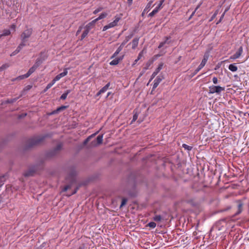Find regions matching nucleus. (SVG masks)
I'll list each match as a JSON object with an SVG mask.
<instances>
[{
	"mask_svg": "<svg viewBox=\"0 0 249 249\" xmlns=\"http://www.w3.org/2000/svg\"><path fill=\"white\" fill-rule=\"evenodd\" d=\"M33 34V29L31 28H27L20 35V39L22 42L26 43Z\"/></svg>",
	"mask_w": 249,
	"mask_h": 249,
	"instance_id": "1",
	"label": "nucleus"
},
{
	"mask_svg": "<svg viewBox=\"0 0 249 249\" xmlns=\"http://www.w3.org/2000/svg\"><path fill=\"white\" fill-rule=\"evenodd\" d=\"M225 90V87L219 86H212L209 87V93H216L219 94L221 91Z\"/></svg>",
	"mask_w": 249,
	"mask_h": 249,
	"instance_id": "2",
	"label": "nucleus"
},
{
	"mask_svg": "<svg viewBox=\"0 0 249 249\" xmlns=\"http://www.w3.org/2000/svg\"><path fill=\"white\" fill-rule=\"evenodd\" d=\"M208 58H209V54L208 53L205 54L201 63L198 66V68L195 70V73H197L201 69H202L204 67V66L205 65V64L208 59Z\"/></svg>",
	"mask_w": 249,
	"mask_h": 249,
	"instance_id": "3",
	"label": "nucleus"
},
{
	"mask_svg": "<svg viewBox=\"0 0 249 249\" xmlns=\"http://www.w3.org/2000/svg\"><path fill=\"white\" fill-rule=\"evenodd\" d=\"M62 144L59 143L51 152L48 153V156L52 157L56 155L62 148Z\"/></svg>",
	"mask_w": 249,
	"mask_h": 249,
	"instance_id": "4",
	"label": "nucleus"
},
{
	"mask_svg": "<svg viewBox=\"0 0 249 249\" xmlns=\"http://www.w3.org/2000/svg\"><path fill=\"white\" fill-rule=\"evenodd\" d=\"M164 78L162 75L160 74V75L158 76L154 80L153 89H155Z\"/></svg>",
	"mask_w": 249,
	"mask_h": 249,
	"instance_id": "5",
	"label": "nucleus"
},
{
	"mask_svg": "<svg viewBox=\"0 0 249 249\" xmlns=\"http://www.w3.org/2000/svg\"><path fill=\"white\" fill-rule=\"evenodd\" d=\"M44 140V137H37L32 139L30 140V145L33 146L38 144Z\"/></svg>",
	"mask_w": 249,
	"mask_h": 249,
	"instance_id": "6",
	"label": "nucleus"
},
{
	"mask_svg": "<svg viewBox=\"0 0 249 249\" xmlns=\"http://www.w3.org/2000/svg\"><path fill=\"white\" fill-rule=\"evenodd\" d=\"M236 202L237 203V211L235 214L238 215L242 212L244 203L240 200H237Z\"/></svg>",
	"mask_w": 249,
	"mask_h": 249,
	"instance_id": "7",
	"label": "nucleus"
},
{
	"mask_svg": "<svg viewBox=\"0 0 249 249\" xmlns=\"http://www.w3.org/2000/svg\"><path fill=\"white\" fill-rule=\"evenodd\" d=\"M103 135H99L97 136L96 141H94L92 142V145L93 146H97L99 144H100L102 143L103 142Z\"/></svg>",
	"mask_w": 249,
	"mask_h": 249,
	"instance_id": "8",
	"label": "nucleus"
},
{
	"mask_svg": "<svg viewBox=\"0 0 249 249\" xmlns=\"http://www.w3.org/2000/svg\"><path fill=\"white\" fill-rule=\"evenodd\" d=\"M243 53V47L240 46L238 49V51L231 56V58L235 59L239 58Z\"/></svg>",
	"mask_w": 249,
	"mask_h": 249,
	"instance_id": "9",
	"label": "nucleus"
},
{
	"mask_svg": "<svg viewBox=\"0 0 249 249\" xmlns=\"http://www.w3.org/2000/svg\"><path fill=\"white\" fill-rule=\"evenodd\" d=\"M75 173V171L73 168L71 169L69 173V175L67 177V179L69 178L71 182L74 181Z\"/></svg>",
	"mask_w": 249,
	"mask_h": 249,
	"instance_id": "10",
	"label": "nucleus"
},
{
	"mask_svg": "<svg viewBox=\"0 0 249 249\" xmlns=\"http://www.w3.org/2000/svg\"><path fill=\"white\" fill-rule=\"evenodd\" d=\"M162 7L161 6V4H159L152 11V12L149 14V17H153L160 9H161Z\"/></svg>",
	"mask_w": 249,
	"mask_h": 249,
	"instance_id": "11",
	"label": "nucleus"
},
{
	"mask_svg": "<svg viewBox=\"0 0 249 249\" xmlns=\"http://www.w3.org/2000/svg\"><path fill=\"white\" fill-rule=\"evenodd\" d=\"M110 86V83H108L106 86H105L103 88H102L99 92L96 94L97 96H99L101 94L107 91V90L108 89Z\"/></svg>",
	"mask_w": 249,
	"mask_h": 249,
	"instance_id": "12",
	"label": "nucleus"
},
{
	"mask_svg": "<svg viewBox=\"0 0 249 249\" xmlns=\"http://www.w3.org/2000/svg\"><path fill=\"white\" fill-rule=\"evenodd\" d=\"M120 18L116 17L115 19L113 21L109 23L108 24L109 26V27L110 28H112V27H114L115 26H116L118 21L120 20Z\"/></svg>",
	"mask_w": 249,
	"mask_h": 249,
	"instance_id": "13",
	"label": "nucleus"
},
{
	"mask_svg": "<svg viewBox=\"0 0 249 249\" xmlns=\"http://www.w3.org/2000/svg\"><path fill=\"white\" fill-rule=\"evenodd\" d=\"M133 34L132 33L130 34L129 36H126L124 40L123 41L121 45L124 47V45L133 37Z\"/></svg>",
	"mask_w": 249,
	"mask_h": 249,
	"instance_id": "14",
	"label": "nucleus"
},
{
	"mask_svg": "<svg viewBox=\"0 0 249 249\" xmlns=\"http://www.w3.org/2000/svg\"><path fill=\"white\" fill-rule=\"evenodd\" d=\"M139 38H135L132 41V48L135 49L138 45L139 43Z\"/></svg>",
	"mask_w": 249,
	"mask_h": 249,
	"instance_id": "15",
	"label": "nucleus"
},
{
	"mask_svg": "<svg viewBox=\"0 0 249 249\" xmlns=\"http://www.w3.org/2000/svg\"><path fill=\"white\" fill-rule=\"evenodd\" d=\"M123 59V57H120V58H115L114 59H113V60H112L110 63H109V64L110 65H117L119 62Z\"/></svg>",
	"mask_w": 249,
	"mask_h": 249,
	"instance_id": "16",
	"label": "nucleus"
},
{
	"mask_svg": "<svg viewBox=\"0 0 249 249\" xmlns=\"http://www.w3.org/2000/svg\"><path fill=\"white\" fill-rule=\"evenodd\" d=\"M67 107V106H62L59 107H58L56 110H54L53 112H52V114H55V113H57L63 110H64L65 109H66V108Z\"/></svg>",
	"mask_w": 249,
	"mask_h": 249,
	"instance_id": "17",
	"label": "nucleus"
},
{
	"mask_svg": "<svg viewBox=\"0 0 249 249\" xmlns=\"http://www.w3.org/2000/svg\"><path fill=\"white\" fill-rule=\"evenodd\" d=\"M229 69L232 72H235V71H237V67L236 66V64L233 63V64H230L229 66Z\"/></svg>",
	"mask_w": 249,
	"mask_h": 249,
	"instance_id": "18",
	"label": "nucleus"
},
{
	"mask_svg": "<svg viewBox=\"0 0 249 249\" xmlns=\"http://www.w3.org/2000/svg\"><path fill=\"white\" fill-rule=\"evenodd\" d=\"M123 47H123L122 45H120L118 48V49H117L116 52L113 53V54L111 56V58H114L116 56H117L119 54V53L122 50Z\"/></svg>",
	"mask_w": 249,
	"mask_h": 249,
	"instance_id": "19",
	"label": "nucleus"
},
{
	"mask_svg": "<svg viewBox=\"0 0 249 249\" xmlns=\"http://www.w3.org/2000/svg\"><path fill=\"white\" fill-rule=\"evenodd\" d=\"M170 38V37H166L165 40L160 43V44L158 47V48L159 49L161 48L166 43L169 44L170 43V41H168V40Z\"/></svg>",
	"mask_w": 249,
	"mask_h": 249,
	"instance_id": "20",
	"label": "nucleus"
},
{
	"mask_svg": "<svg viewBox=\"0 0 249 249\" xmlns=\"http://www.w3.org/2000/svg\"><path fill=\"white\" fill-rule=\"evenodd\" d=\"M42 62L43 61L41 58H38L33 66L37 68L42 64Z\"/></svg>",
	"mask_w": 249,
	"mask_h": 249,
	"instance_id": "21",
	"label": "nucleus"
},
{
	"mask_svg": "<svg viewBox=\"0 0 249 249\" xmlns=\"http://www.w3.org/2000/svg\"><path fill=\"white\" fill-rule=\"evenodd\" d=\"M36 69L37 68L34 66H33L26 73L28 76L29 77L36 70Z\"/></svg>",
	"mask_w": 249,
	"mask_h": 249,
	"instance_id": "22",
	"label": "nucleus"
},
{
	"mask_svg": "<svg viewBox=\"0 0 249 249\" xmlns=\"http://www.w3.org/2000/svg\"><path fill=\"white\" fill-rule=\"evenodd\" d=\"M163 63H160L159 64L158 68L155 70V71L154 72H156V73L158 74V73L163 68Z\"/></svg>",
	"mask_w": 249,
	"mask_h": 249,
	"instance_id": "23",
	"label": "nucleus"
},
{
	"mask_svg": "<svg viewBox=\"0 0 249 249\" xmlns=\"http://www.w3.org/2000/svg\"><path fill=\"white\" fill-rule=\"evenodd\" d=\"M71 92V90H67L65 93H64L60 97V99L62 100H65L67 98V95Z\"/></svg>",
	"mask_w": 249,
	"mask_h": 249,
	"instance_id": "24",
	"label": "nucleus"
},
{
	"mask_svg": "<svg viewBox=\"0 0 249 249\" xmlns=\"http://www.w3.org/2000/svg\"><path fill=\"white\" fill-rule=\"evenodd\" d=\"M89 30H89V29L85 28V31L83 32V33H82V34L81 35V40L83 39L88 35V34L89 33Z\"/></svg>",
	"mask_w": 249,
	"mask_h": 249,
	"instance_id": "25",
	"label": "nucleus"
},
{
	"mask_svg": "<svg viewBox=\"0 0 249 249\" xmlns=\"http://www.w3.org/2000/svg\"><path fill=\"white\" fill-rule=\"evenodd\" d=\"M35 171L33 170H29L24 173V175L25 177L32 176Z\"/></svg>",
	"mask_w": 249,
	"mask_h": 249,
	"instance_id": "26",
	"label": "nucleus"
},
{
	"mask_svg": "<svg viewBox=\"0 0 249 249\" xmlns=\"http://www.w3.org/2000/svg\"><path fill=\"white\" fill-rule=\"evenodd\" d=\"M26 46V43L23 42H21V43L19 44V45L17 48L16 50L18 51V52L20 51V50Z\"/></svg>",
	"mask_w": 249,
	"mask_h": 249,
	"instance_id": "27",
	"label": "nucleus"
},
{
	"mask_svg": "<svg viewBox=\"0 0 249 249\" xmlns=\"http://www.w3.org/2000/svg\"><path fill=\"white\" fill-rule=\"evenodd\" d=\"M97 22V21H95V19L92 20L91 22L88 23L85 27V28L89 29V30H90L91 27L95 24V23Z\"/></svg>",
	"mask_w": 249,
	"mask_h": 249,
	"instance_id": "28",
	"label": "nucleus"
},
{
	"mask_svg": "<svg viewBox=\"0 0 249 249\" xmlns=\"http://www.w3.org/2000/svg\"><path fill=\"white\" fill-rule=\"evenodd\" d=\"M28 77H29L28 76V75L26 73L25 74L21 75H20V76H18L16 78L13 79V81H14L15 80H22V79H25V78H27Z\"/></svg>",
	"mask_w": 249,
	"mask_h": 249,
	"instance_id": "29",
	"label": "nucleus"
},
{
	"mask_svg": "<svg viewBox=\"0 0 249 249\" xmlns=\"http://www.w3.org/2000/svg\"><path fill=\"white\" fill-rule=\"evenodd\" d=\"M107 16V14L105 13H102L98 18L95 19V21H98L102 18H106Z\"/></svg>",
	"mask_w": 249,
	"mask_h": 249,
	"instance_id": "30",
	"label": "nucleus"
},
{
	"mask_svg": "<svg viewBox=\"0 0 249 249\" xmlns=\"http://www.w3.org/2000/svg\"><path fill=\"white\" fill-rule=\"evenodd\" d=\"M144 52V50H143L142 51H141L139 55H138V58L137 59H136L135 61H134V63L133 64V65H135L141 58V57H142V54H143V53Z\"/></svg>",
	"mask_w": 249,
	"mask_h": 249,
	"instance_id": "31",
	"label": "nucleus"
},
{
	"mask_svg": "<svg viewBox=\"0 0 249 249\" xmlns=\"http://www.w3.org/2000/svg\"><path fill=\"white\" fill-rule=\"evenodd\" d=\"M11 34V32L9 30H5L3 31V33L0 35V37L1 36H7Z\"/></svg>",
	"mask_w": 249,
	"mask_h": 249,
	"instance_id": "32",
	"label": "nucleus"
},
{
	"mask_svg": "<svg viewBox=\"0 0 249 249\" xmlns=\"http://www.w3.org/2000/svg\"><path fill=\"white\" fill-rule=\"evenodd\" d=\"M67 73H68L67 69H64L63 72L59 73L58 75H59V77H60V78H61L64 77L65 76H66L67 74Z\"/></svg>",
	"mask_w": 249,
	"mask_h": 249,
	"instance_id": "33",
	"label": "nucleus"
},
{
	"mask_svg": "<svg viewBox=\"0 0 249 249\" xmlns=\"http://www.w3.org/2000/svg\"><path fill=\"white\" fill-rule=\"evenodd\" d=\"M153 219L157 222H159L162 219L161 216L160 215H156L154 217Z\"/></svg>",
	"mask_w": 249,
	"mask_h": 249,
	"instance_id": "34",
	"label": "nucleus"
},
{
	"mask_svg": "<svg viewBox=\"0 0 249 249\" xmlns=\"http://www.w3.org/2000/svg\"><path fill=\"white\" fill-rule=\"evenodd\" d=\"M149 1L148 3L147 4L145 8L146 9H148V10L150 9L151 7L152 3L153 2V0H148Z\"/></svg>",
	"mask_w": 249,
	"mask_h": 249,
	"instance_id": "35",
	"label": "nucleus"
},
{
	"mask_svg": "<svg viewBox=\"0 0 249 249\" xmlns=\"http://www.w3.org/2000/svg\"><path fill=\"white\" fill-rule=\"evenodd\" d=\"M182 147L186 150H187L188 151H190L192 149V147L191 146H189L186 144H183Z\"/></svg>",
	"mask_w": 249,
	"mask_h": 249,
	"instance_id": "36",
	"label": "nucleus"
},
{
	"mask_svg": "<svg viewBox=\"0 0 249 249\" xmlns=\"http://www.w3.org/2000/svg\"><path fill=\"white\" fill-rule=\"evenodd\" d=\"M9 67V65L7 64H5L2 65L1 67H0V71H2L3 70L7 69Z\"/></svg>",
	"mask_w": 249,
	"mask_h": 249,
	"instance_id": "37",
	"label": "nucleus"
},
{
	"mask_svg": "<svg viewBox=\"0 0 249 249\" xmlns=\"http://www.w3.org/2000/svg\"><path fill=\"white\" fill-rule=\"evenodd\" d=\"M148 225L149 227L151 228H154L156 226V224L154 222H151L148 224Z\"/></svg>",
	"mask_w": 249,
	"mask_h": 249,
	"instance_id": "38",
	"label": "nucleus"
},
{
	"mask_svg": "<svg viewBox=\"0 0 249 249\" xmlns=\"http://www.w3.org/2000/svg\"><path fill=\"white\" fill-rule=\"evenodd\" d=\"M127 201V199L126 198H123L122 199V203H121V204L120 205V208L122 207L124 205H125V204L126 203Z\"/></svg>",
	"mask_w": 249,
	"mask_h": 249,
	"instance_id": "39",
	"label": "nucleus"
},
{
	"mask_svg": "<svg viewBox=\"0 0 249 249\" xmlns=\"http://www.w3.org/2000/svg\"><path fill=\"white\" fill-rule=\"evenodd\" d=\"M17 100V98H14L11 99H9L7 100V103H13L15 102Z\"/></svg>",
	"mask_w": 249,
	"mask_h": 249,
	"instance_id": "40",
	"label": "nucleus"
},
{
	"mask_svg": "<svg viewBox=\"0 0 249 249\" xmlns=\"http://www.w3.org/2000/svg\"><path fill=\"white\" fill-rule=\"evenodd\" d=\"M102 10V8H101V7L98 8L94 11L93 14H96L98 13V12H100Z\"/></svg>",
	"mask_w": 249,
	"mask_h": 249,
	"instance_id": "41",
	"label": "nucleus"
},
{
	"mask_svg": "<svg viewBox=\"0 0 249 249\" xmlns=\"http://www.w3.org/2000/svg\"><path fill=\"white\" fill-rule=\"evenodd\" d=\"M157 74L156 73V72H153L151 76V78L149 80V82H151L154 78L157 75Z\"/></svg>",
	"mask_w": 249,
	"mask_h": 249,
	"instance_id": "42",
	"label": "nucleus"
},
{
	"mask_svg": "<svg viewBox=\"0 0 249 249\" xmlns=\"http://www.w3.org/2000/svg\"><path fill=\"white\" fill-rule=\"evenodd\" d=\"M19 52H18V50H16L15 51H14L11 54H10V56H14V55H15L16 54H17V53H18Z\"/></svg>",
	"mask_w": 249,
	"mask_h": 249,
	"instance_id": "43",
	"label": "nucleus"
},
{
	"mask_svg": "<svg viewBox=\"0 0 249 249\" xmlns=\"http://www.w3.org/2000/svg\"><path fill=\"white\" fill-rule=\"evenodd\" d=\"M213 82L214 84H216L218 83V80L217 78L215 77H213Z\"/></svg>",
	"mask_w": 249,
	"mask_h": 249,
	"instance_id": "44",
	"label": "nucleus"
},
{
	"mask_svg": "<svg viewBox=\"0 0 249 249\" xmlns=\"http://www.w3.org/2000/svg\"><path fill=\"white\" fill-rule=\"evenodd\" d=\"M60 77H59V75H57L54 78V81H57L60 79Z\"/></svg>",
	"mask_w": 249,
	"mask_h": 249,
	"instance_id": "45",
	"label": "nucleus"
},
{
	"mask_svg": "<svg viewBox=\"0 0 249 249\" xmlns=\"http://www.w3.org/2000/svg\"><path fill=\"white\" fill-rule=\"evenodd\" d=\"M138 118V115L135 114L133 115L132 122L135 121Z\"/></svg>",
	"mask_w": 249,
	"mask_h": 249,
	"instance_id": "46",
	"label": "nucleus"
},
{
	"mask_svg": "<svg viewBox=\"0 0 249 249\" xmlns=\"http://www.w3.org/2000/svg\"><path fill=\"white\" fill-rule=\"evenodd\" d=\"M110 28L109 27V26L108 25H107L106 26H105L104 27H103V31H106L108 29Z\"/></svg>",
	"mask_w": 249,
	"mask_h": 249,
	"instance_id": "47",
	"label": "nucleus"
},
{
	"mask_svg": "<svg viewBox=\"0 0 249 249\" xmlns=\"http://www.w3.org/2000/svg\"><path fill=\"white\" fill-rule=\"evenodd\" d=\"M70 186L69 185H66V186H65L64 189H63V191H67L70 188Z\"/></svg>",
	"mask_w": 249,
	"mask_h": 249,
	"instance_id": "48",
	"label": "nucleus"
},
{
	"mask_svg": "<svg viewBox=\"0 0 249 249\" xmlns=\"http://www.w3.org/2000/svg\"><path fill=\"white\" fill-rule=\"evenodd\" d=\"M26 113H22V114L20 115L18 117L19 118H23L25 116H26Z\"/></svg>",
	"mask_w": 249,
	"mask_h": 249,
	"instance_id": "49",
	"label": "nucleus"
},
{
	"mask_svg": "<svg viewBox=\"0 0 249 249\" xmlns=\"http://www.w3.org/2000/svg\"><path fill=\"white\" fill-rule=\"evenodd\" d=\"M52 84L50 83L47 85V89H49L52 87Z\"/></svg>",
	"mask_w": 249,
	"mask_h": 249,
	"instance_id": "50",
	"label": "nucleus"
},
{
	"mask_svg": "<svg viewBox=\"0 0 249 249\" xmlns=\"http://www.w3.org/2000/svg\"><path fill=\"white\" fill-rule=\"evenodd\" d=\"M93 135H91V136L88 137L87 139H86L84 141V143L86 144L89 141V139H90V138L91 137H92Z\"/></svg>",
	"mask_w": 249,
	"mask_h": 249,
	"instance_id": "51",
	"label": "nucleus"
},
{
	"mask_svg": "<svg viewBox=\"0 0 249 249\" xmlns=\"http://www.w3.org/2000/svg\"><path fill=\"white\" fill-rule=\"evenodd\" d=\"M78 249H86V248L84 245H82L80 246Z\"/></svg>",
	"mask_w": 249,
	"mask_h": 249,
	"instance_id": "52",
	"label": "nucleus"
},
{
	"mask_svg": "<svg viewBox=\"0 0 249 249\" xmlns=\"http://www.w3.org/2000/svg\"><path fill=\"white\" fill-rule=\"evenodd\" d=\"M201 5V3H200V4H199L196 7V8L195 9V11H196L200 7V5Z\"/></svg>",
	"mask_w": 249,
	"mask_h": 249,
	"instance_id": "53",
	"label": "nucleus"
},
{
	"mask_svg": "<svg viewBox=\"0 0 249 249\" xmlns=\"http://www.w3.org/2000/svg\"><path fill=\"white\" fill-rule=\"evenodd\" d=\"M129 5H131L133 0H127Z\"/></svg>",
	"mask_w": 249,
	"mask_h": 249,
	"instance_id": "54",
	"label": "nucleus"
},
{
	"mask_svg": "<svg viewBox=\"0 0 249 249\" xmlns=\"http://www.w3.org/2000/svg\"><path fill=\"white\" fill-rule=\"evenodd\" d=\"M165 0H160L159 4H161V6L162 7V4Z\"/></svg>",
	"mask_w": 249,
	"mask_h": 249,
	"instance_id": "55",
	"label": "nucleus"
},
{
	"mask_svg": "<svg viewBox=\"0 0 249 249\" xmlns=\"http://www.w3.org/2000/svg\"><path fill=\"white\" fill-rule=\"evenodd\" d=\"M4 184V182L3 181H1L0 182V188Z\"/></svg>",
	"mask_w": 249,
	"mask_h": 249,
	"instance_id": "56",
	"label": "nucleus"
},
{
	"mask_svg": "<svg viewBox=\"0 0 249 249\" xmlns=\"http://www.w3.org/2000/svg\"><path fill=\"white\" fill-rule=\"evenodd\" d=\"M4 184V182L3 181H1L0 182V188Z\"/></svg>",
	"mask_w": 249,
	"mask_h": 249,
	"instance_id": "57",
	"label": "nucleus"
},
{
	"mask_svg": "<svg viewBox=\"0 0 249 249\" xmlns=\"http://www.w3.org/2000/svg\"><path fill=\"white\" fill-rule=\"evenodd\" d=\"M56 81H54V79L52 81V82L50 83L52 84V86L56 82Z\"/></svg>",
	"mask_w": 249,
	"mask_h": 249,
	"instance_id": "58",
	"label": "nucleus"
},
{
	"mask_svg": "<svg viewBox=\"0 0 249 249\" xmlns=\"http://www.w3.org/2000/svg\"><path fill=\"white\" fill-rule=\"evenodd\" d=\"M81 31V28H79L76 32V35H78Z\"/></svg>",
	"mask_w": 249,
	"mask_h": 249,
	"instance_id": "59",
	"label": "nucleus"
},
{
	"mask_svg": "<svg viewBox=\"0 0 249 249\" xmlns=\"http://www.w3.org/2000/svg\"><path fill=\"white\" fill-rule=\"evenodd\" d=\"M196 12V11H195V10L192 13V14H191L192 16H193L195 14V13Z\"/></svg>",
	"mask_w": 249,
	"mask_h": 249,
	"instance_id": "60",
	"label": "nucleus"
},
{
	"mask_svg": "<svg viewBox=\"0 0 249 249\" xmlns=\"http://www.w3.org/2000/svg\"><path fill=\"white\" fill-rule=\"evenodd\" d=\"M147 10H148V9H146V8H145V9L143 10V12L145 13V12H147Z\"/></svg>",
	"mask_w": 249,
	"mask_h": 249,
	"instance_id": "61",
	"label": "nucleus"
},
{
	"mask_svg": "<svg viewBox=\"0 0 249 249\" xmlns=\"http://www.w3.org/2000/svg\"><path fill=\"white\" fill-rule=\"evenodd\" d=\"M147 10H148V9H146V8H145V9L143 10V12L145 13V12H147Z\"/></svg>",
	"mask_w": 249,
	"mask_h": 249,
	"instance_id": "62",
	"label": "nucleus"
},
{
	"mask_svg": "<svg viewBox=\"0 0 249 249\" xmlns=\"http://www.w3.org/2000/svg\"><path fill=\"white\" fill-rule=\"evenodd\" d=\"M48 89H47V87H46V88L44 90V92H46Z\"/></svg>",
	"mask_w": 249,
	"mask_h": 249,
	"instance_id": "63",
	"label": "nucleus"
},
{
	"mask_svg": "<svg viewBox=\"0 0 249 249\" xmlns=\"http://www.w3.org/2000/svg\"><path fill=\"white\" fill-rule=\"evenodd\" d=\"M77 190H75L72 194H75L76 193Z\"/></svg>",
	"mask_w": 249,
	"mask_h": 249,
	"instance_id": "64",
	"label": "nucleus"
}]
</instances>
